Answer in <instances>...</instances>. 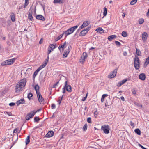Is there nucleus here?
<instances>
[{
	"label": "nucleus",
	"instance_id": "338daca9",
	"mask_svg": "<svg viewBox=\"0 0 149 149\" xmlns=\"http://www.w3.org/2000/svg\"><path fill=\"white\" fill-rule=\"evenodd\" d=\"M34 121L35 122H37V117H35L34 118Z\"/></svg>",
	"mask_w": 149,
	"mask_h": 149
},
{
	"label": "nucleus",
	"instance_id": "09e8293b",
	"mask_svg": "<svg viewBox=\"0 0 149 149\" xmlns=\"http://www.w3.org/2000/svg\"><path fill=\"white\" fill-rule=\"evenodd\" d=\"M59 83V81L56 82V84H54L53 86V88H55L56 87V86Z\"/></svg>",
	"mask_w": 149,
	"mask_h": 149
},
{
	"label": "nucleus",
	"instance_id": "c85d7f7f",
	"mask_svg": "<svg viewBox=\"0 0 149 149\" xmlns=\"http://www.w3.org/2000/svg\"><path fill=\"white\" fill-rule=\"evenodd\" d=\"M108 96V95L107 94H103L102 97V98H101V102H103L104 100L105 97Z\"/></svg>",
	"mask_w": 149,
	"mask_h": 149
},
{
	"label": "nucleus",
	"instance_id": "412c9836",
	"mask_svg": "<svg viewBox=\"0 0 149 149\" xmlns=\"http://www.w3.org/2000/svg\"><path fill=\"white\" fill-rule=\"evenodd\" d=\"M96 31L100 33H103L104 32L102 28L101 27H99L96 30Z\"/></svg>",
	"mask_w": 149,
	"mask_h": 149
},
{
	"label": "nucleus",
	"instance_id": "c756f323",
	"mask_svg": "<svg viewBox=\"0 0 149 149\" xmlns=\"http://www.w3.org/2000/svg\"><path fill=\"white\" fill-rule=\"evenodd\" d=\"M104 12H103V14L104 16H105L107 13V9L106 7H104L103 8Z\"/></svg>",
	"mask_w": 149,
	"mask_h": 149
},
{
	"label": "nucleus",
	"instance_id": "bf43d9fd",
	"mask_svg": "<svg viewBox=\"0 0 149 149\" xmlns=\"http://www.w3.org/2000/svg\"><path fill=\"white\" fill-rule=\"evenodd\" d=\"M65 87H64L63 88V93H65L66 92V88H65Z\"/></svg>",
	"mask_w": 149,
	"mask_h": 149
},
{
	"label": "nucleus",
	"instance_id": "603ef678",
	"mask_svg": "<svg viewBox=\"0 0 149 149\" xmlns=\"http://www.w3.org/2000/svg\"><path fill=\"white\" fill-rule=\"evenodd\" d=\"M9 105L11 107L15 105V104L14 103L11 102L9 104Z\"/></svg>",
	"mask_w": 149,
	"mask_h": 149
},
{
	"label": "nucleus",
	"instance_id": "2eb2a0df",
	"mask_svg": "<svg viewBox=\"0 0 149 149\" xmlns=\"http://www.w3.org/2000/svg\"><path fill=\"white\" fill-rule=\"evenodd\" d=\"M54 134V132L52 131H50L46 134L45 137L49 138L52 137Z\"/></svg>",
	"mask_w": 149,
	"mask_h": 149
},
{
	"label": "nucleus",
	"instance_id": "ddd939ff",
	"mask_svg": "<svg viewBox=\"0 0 149 149\" xmlns=\"http://www.w3.org/2000/svg\"><path fill=\"white\" fill-rule=\"evenodd\" d=\"M148 35L146 32H144L142 35V39L143 42H146V41Z\"/></svg>",
	"mask_w": 149,
	"mask_h": 149
},
{
	"label": "nucleus",
	"instance_id": "393cba45",
	"mask_svg": "<svg viewBox=\"0 0 149 149\" xmlns=\"http://www.w3.org/2000/svg\"><path fill=\"white\" fill-rule=\"evenodd\" d=\"M136 54H137V56H141V51H140V50L136 48Z\"/></svg>",
	"mask_w": 149,
	"mask_h": 149
},
{
	"label": "nucleus",
	"instance_id": "864d4df0",
	"mask_svg": "<svg viewBox=\"0 0 149 149\" xmlns=\"http://www.w3.org/2000/svg\"><path fill=\"white\" fill-rule=\"evenodd\" d=\"M37 84H36V85L35 86H34V88L35 89V90L36 91V93L37 94Z\"/></svg>",
	"mask_w": 149,
	"mask_h": 149
},
{
	"label": "nucleus",
	"instance_id": "5701e85b",
	"mask_svg": "<svg viewBox=\"0 0 149 149\" xmlns=\"http://www.w3.org/2000/svg\"><path fill=\"white\" fill-rule=\"evenodd\" d=\"M30 136H28L27 137V138L26 139V140L25 141V144H26V145H27V144H28L30 142Z\"/></svg>",
	"mask_w": 149,
	"mask_h": 149
},
{
	"label": "nucleus",
	"instance_id": "dca6fc26",
	"mask_svg": "<svg viewBox=\"0 0 149 149\" xmlns=\"http://www.w3.org/2000/svg\"><path fill=\"white\" fill-rule=\"evenodd\" d=\"M28 17L29 19H30L31 21H32L33 19V17L32 16V10H31V8L29 9V10L28 12Z\"/></svg>",
	"mask_w": 149,
	"mask_h": 149
},
{
	"label": "nucleus",
	"instance_id": "69168bd1",
	"mask_svg": "<svg viewBox=\"0 0 149 149\" xmlns=\"http://www.w3.org/2000/svg\"><path fill=\"white\" fill-rule=\"evenodd\" d=\"M43 68L41 67V66H40V67H39V68H38V72L42 68Z\"/></svg>",
	"mask_w": 149,
	"mask_h": 149
},
{
	"label": "nucleus",
	"instance_id": "8fccbe9b",
	"mask_svg": "<svg viewBox=\"0 0 149 149\" xmlns=\"http://www.w3.org/2000/svg\"><path fill=\"white\" fill-rule=\"evenodd\" d=\"M87 94H87V93L86 94V96H85V97H84L82 99V101H85V100H86V98H87Z\"/></svg>",
	"mask_w": 149,
	"mask_h": 149
},
{
	"label": "nucleus",
	"instance_id": "c9c22d12",
	"mask_svg": "<svg viewBox=\"0 0 149 149\" xmlns=\"http://www.w3.org/2000/svg\"><path fill=\"white\" fill-rule=\"evenodd\" d=\"M139 22L140 24H142L144 22V20L143 18H140L139 20Z\"/></svg>",
	"mask_w": 149,
	"mask_h": 149
},
{
	"label": "nucleus",
	"instance_id": "a18cd8bd",
	"mask_svg": "<svg viewBox=\"0 0 149 149\" xmlns=\"http://www.w3.org/2000/svg\"><path fill=\"white\" fill-rule=\"evenodd\" d=\"M127 81V79H125L122 80L121 82V83H122V84H124Z\"/></svg>",
	"mask_w": 149,
	"mask_h": 149
},
{
	"label": "nucleus",
	"instance_id": "1a4fd4ad",
	"mask_svg": "<svg viewBox=\"0 0 149 149\" xmlns=\"http://www.w3.org/2000/svg\"><path fill=\"white\" fill-rule=\"evenodd\" d=\"M90 27H87L85 29L83 30L80 33L79 36H84L89 31Z\"/></svg>",
	"mask_w": 149,
	"mask_h": 149
},
{
	"label": "nucleus",
	"instance_id": "aec40b11",
	"mask_svg": "<svg viewBox=\"0 0 149 149\" xmlns=\"http://www.w3.org/2000/svg\"><path fill=\"white\" fill-rule=\"evenodd\" d=\"M70 52V50L69 47H68V49L67 51H65L64 52L63 54V56L65 57H66L69 53Z\"/></svg>",
	"mask_w": 149,
	"mask_h": 149
},
{
	"label": "nucleus",
	"instance_id": "37998d69",
	"mask_svg": "<svg viewBox=\"0 0 149 149\" xmlns=\"http://www.w3.org/2000/svg\"><path fill=\"white\" fill-rule=\"evenodd\" d=\"M115 43L118 46H120L121 45V43L118 41H115Z\"/></svg>",
	"mask_w": 149,
	"mask_h": 149
},
{
	"label": "nucleus",
	"instance_id": "f8f14e48",
	"mask_svg": "<svg viewBox=\"0 0 149 149\" xmlns=\"http://www.w3.org/2000/svg\"><path fill=\"white\" fill-rule=\"evenodd\" d=\"M37 74V70H36L34 72L33 76V82L32 84V86L34 88L35 86L36 85L35 82V78Z\"/></svg>",
	"mask_w": 149,
	"mask_h": 149
},
{
	"label": "nucleus",
	"instance_id": "bb28decb",
	"mask_svg": "<svg viewBox=\"0 0 149 149\" xmlns=\"http://www.w3.org/2000/svg\"><path fill=\"white\" fill-rule=\"evenodd\" d=\"M134 132L135 133L137 134L138 135H140L141 134V131L139 129H136L135 130Z\"/></svg>",
	"mask_w": 149,
	"mask_h": 149
},
{
	"label": "nucleus",
	"instance_id": "a19ab883",
	"mask_svg": "<svg viewBox=\"0 0 149 149\" xmlns=\"http://www.w3.org/2000/svg\"><path fill=\"white\" fill-rule=\"evenodd\" d=\"M87 124H85L84 125V126L83 127V130L84 131H86L87 130Z\"/></svg>",
	"mask_w": 149,
	"mask_h": 149
},
{
	"label": "nucleus",
	"instance_id": "a211bd4d",
	"mask_svg": "<svg viewBox=\"0 0 149 149\" xmlns=\"http://www.w3.org/2000/svg\"><path fill=\"white\" fill-rule=\"evenodd\" d=\"M116 37L117 36L115 35H111L108 37V39L109 41H111L112 40L116 38Z\"/></svg>",
	"mask_w": 149,
	"mask_h": 149
},
{
	"label": "nucleus",
	"instance_id": "39448f33",
	"mask_svg": "<svg viewBox=\"0 0 149 149\" xmlns=\"http://www.w3.org/2000/svg\"><path fill=\"white\" fill-rule=\"evenodd\" d=\"M38 100L40 104H43L45 103V100L41 95L40 93L38 91Z\"/></svg>",
	"mask_w": 149,
	"mask_h": 149
},
{
	"label": "nucleus",
	"instance_id": "ea45409f",
	"mask_svg": "<svg viewBox=\"0 0 149 149\" xmlns=\"http://www.w3.org/2000/svg\"><path fill=\"white\" fill-rule=\"evenodd\" d=\"M36 7L35 6L34 9V14H35V15H34L35 17L36 18V19H37L38 17H37V15H36Z\"/></svg>",
	"mask_w": 149,
	"mask_h": 149
},
{
	"label": "nucleus",
	"instance_id": "4468645a",
	"mask_svg": "<svg viewBox=\"0 0 149 149\" xmlns=\"http://www.w3.org/2000/svg\"><path fill=\"white\" fill-rule=\"evenodd\" d=\"M90 24V22L88 21H84L83 22L82 25L79 27V29H82L87 26Z\"/></svg>",
	"mask_w": 149,
	"mask_h": 149
},
{
	"label": "nucleus",
	"instance_id": "9d476101",
	"mask_svg": "<svg viewBox=\"0 0 149 149\" xmlns=\"http://www.w3.org/2000/svg\"><path fill=\"white\" fill-rule=\"evenodd\" d=\"M117 70L115 69L111 73L108 75V78H113L116 76L117 72Z\"/></svg>",
	"mask_w": 149,
	"mask_h": 149
},
{
	"label": "nucleus",
	"instance_id": "20e7f679",
	"mask_svg": "<svg viewBox=\"0 0 149 149\" xmlns=\"http://www.w3.org/2000/svg\"><path fill=\"white\" fill-rule=\"evenodd\" d=\"M15 60L14 58L6 60L2 63L1 65L4 66L8 65H11L13 63Z\"/></svg>",
	"mask_w": 149,
	"mask_h": 149
},
{
	"label": "nucleus",
	"instance_id": "f03ea898",
	"mask_svg": "<svg viewBox=\"0 0 149 149\" xmlns=\"http://www.w3.org/2000/svg\"><path fill=\"white\" fill-rule=\"evenodd\" d=\"M78 26L76 25L75 26L72 27L71 28H69L66 31H64L63 33H64V34H65L66 36H67L72 33L77 27Z\"/></svg>",
	"mask_w": 149,
	"mask_h": 149
},
{
	"label": "nucleus",
	"instance_id": "49530a36",
	"mask_svg": "<svg viewBox=\"0 0 149 149\" xmlns=\"http://www.w3.org/2000/svg\"><path fill=\"white\" fill-rule=\"evenodd\" d=\"M5 113L7 114L9 116H12V114L10 112H8L6 111L5 112Z\"/></svg>",
	"mask_w": 149,
	"mask_h": 149
},
{
	"label": "nucleus",
	"instance_id": "de8ad7c7",
	"mask_svg": "<svg viewBox=\"0 0 149 149\" xmlns=\"http://www.w3.org/2000/svg\"><path fill=\"white\" fill-rule=\"evenodd\" d=\"M47 63V62H45L43 64L41 65V66L43 68L46 65Z\"/></svg>",
	"mask_w": 149,
	"mask_h": 149
},
{
	"label": "nucleus",
	"instance_id": "58836bf2",
	"mask_svg": "<svg viewBox=\"0 0 149 149\" xmlns=\"http://www.w3.org/2000/svg\"><path fill=\"white\" fill-rule=\"evenodd\" d=\"M148 64H149V56L146 59L144 64H146L147 65Z\"/></svg>",
	"mask_w": 149,
	"mask_h": 149
},
{
	"label": "nucleus",
	"instance_id": "6e6552de",
	"mask_svg": "<svg viewBox=\"0 0 149 149\" xmlns=\"http://www.w3.org/2000/svg\"><path fill=\"white\" fill-rule=\"evenodd\" d=\"M87 55L86 53L85 52L83 53L80 59V62L82 63H84L85 61V59L87 57Z\"/></svg>",
	"mask_w": 149,
	"mask_h": 149
},
{
	"label": "nucleus",
	"instance_id": "2f4dec72",
	"mask_svg": "<svg viewBox=\"0 0 149 149\" xmlns=\"http://www.w3.org/2000/svg\"><path fill=\"white\" fill-rule=\"evenodd\" d=\"M11 20L12 22H14L15 20V16L14 14L11 15L10 16Z\"/></svg>",
	"mask_w": 149,
	"mask_h": 149
},
{
	"label": "nucleus",
	"instance_id": "13d9d810",
	"mask_svg": "<svg viewBox=\"0 0 149 149\" xmlns=\"http://www.w3.org/2000/svg\"><path fill=\"white\" fill-rule=\"evenodd\" d=\"M43 39L42 38L39 42V43L40 44H42V43L43 42Z\"/></svg>",
	"mask_w": 149,
	"mask_h": 149
},
{
	"label": "nucleus",
	"instance_id": "e433bc0d",
	"mask_svg": "<svg viewBox=\"0 0 149 149\" xmlns=\"http://www.w3.org/2000/svg\"><path fill=\"white\" fill-rule=\"evenodd\" d=\"M137 0H132L130 3L131 5H134L137 2Z\"/></svg>",
	"mask_w": 149,
	"mask_h": 149
},
{
	"label": "nucleus",
	"instance_id": "6e6d98bb",
	"mask_svg": "<svg viewBox=\"0 0 149 149\" xmlns=\"http://www.w3.org/2000/svg\"><path fill=\"white\" fill-rule=\"evenodd\" d=\"M122 84V83H121V82H120L118 83L117 85V86L118 87H120V86Z\"/></svg>",
	"mask_w": 149,
	"mask_h": 149
},
{
	"label": "nucleus",
	"instance_id": "cd10ccee",
	"mask_svg": "<svg viewBox=\"0 0 149 149\" xmlns=\"http://www.w3.org/2000/svg\"><path fill=\"white\" fill-rule=\"evenodd\" d=\"M63 0H54V3H63Z\"/></svg>",
	"mask_w": 149,
	"mask_h": 149
},
{
	"label": "nucleus",
	"instance_id": "f704fd0d",
	"mask_svg": "<svg viewBox=\"0 0 149 149\" xmlns=\"http://www.w3.org/2000/svg\"><path fill=\"white\" fill-rule=\"evenodd\" d=\"M63 95H62V96H60L59 97V99L58 101V104H59L61 102V100H62V99L63 98Z\"/></svg>",
	"mask_w": 149,
	"mask_h": 149
},
{
	"label": "nucleus",
	"instance_id": "a878e982",
	"mask_svg": "<svg viewBox=\"0 0 149 149\" xmlns=\"http://www.w3.org/2000/svg\"><path fill=\"white\" fill-rule=\"evenodd\" d=\"M64 34V33L63 32V33L60 35L58 37L56 38L55 39V40L56 41H58L60 39H61V38L63 37V35Z\"/></svg>",
	"mask_w": 149,
	"mask_h": 149
},
{
	"label": "nucleus",
	"instance_id": "4d7b16f0",
	"mask_svg": "<svg viewBox=\"0 0 149 149\" xmlns=\"http://www.w3.org/2000/svg\"><path fill=\"white\" fill-rule=\"evenodd\" d=\"M18 129L17 128H16L14 130L13 132L14 133H16L18 131Z\"/></svg>",
	"mask_w": 149,
	"mask_h": 149
},
{
	"label": "nucleus",
	"instance_id": "0e129e2a",
	"mask_svg": "<svg viewBox=\"0 0 149 149\" xmlns=\"http://www.w3.org/2000/svg\"><path fill=\"white\" fill-rule=\"evenodd\" d=\"M43 68L41 67V66H40V67H39V68H38V72L42 68Z\"/></svg>",
	"mask_w": 149,
	"mask_h": 149
},
{
	"label": "nucleus",
	"instance_id": "f3484780",
	"mask_svg": "<svg viewBox=\"0 0 149 149\" xmlns=\"http://www.w3.org/2000/svg\"><path fill=\"white\" fill-rule=\"evenodd\" d=\"M139 78L142 80H144L146 78V76L145 74L143 73L139 75Z\"/></svg>",
	"mask_w": 149,
	"mask_h": 149
},
{
	"label": "nucleus",
	"instance_id": "7c9ffc66",
	"mask_svg": "<svg viewBox=\"0 0 149 149\" xmlns=\"http://www.w3.org/2000/svg\"><path fill=\"white\" fill-rule=\"evenodd\" d=\"M55 46L54 44H50L49 47L48 48L49 49H51L53 50L55 48Z\"/></svg>",
	"mask_w": 149,
	"mask_h": 149
},
{
	"label": "nucleus",
	"instance_id": "3c124183",
	"mask_svg": "<svg viewBox=\"0 0 149 149\" xmlns=\"http://www.w3.org/2000/svg\"><path fill=\"white\" fill-rule=\"evenodd\" d=\"M132 93L134 94H135L136 93V91L134 89H133L132 90Z\"/></svg>",
	"mask_w": 149,
	"mask_h": 149
},
{
	"label": "nucleus",
	"instance_id": "6ab92c4d",
	"mask_svg": "<svg viewBox=\"0 0 149 149\" xmlns=\"http://www.w3.org/2000/svg\"><path fill=\"white\" fill-rule=\"evenodd\" d=\"M24 99H22L17 101V105H19L20 104H24Z\"/></svg>",
	"mask_w": 149,
	"mask_h": 149
},
{
	"label": "nucleus",
	"instance_id": "79ce46f5",
	"mask_svg": "<svg viewBox=\"0 0 149 149\" xmlns=\"http://www.w3.org/2000/svg\"><path fill=\"white\" fill-rule=\"evenodd\" d=\"M87 121L89 123H91L92 122H91V118L90 117H89V118H88L87 119Z\"/></svg>",
	"mask_w": 149,
	"mask_h": 149
},
{
	"label": "nucleus",
	"instance_id": "e2e57ef3",
	"mask_svg": "<svg viewBox=\"0 0 149 149\" xmlns=\"http://www.w3.org/2000/svg\"><path fill=\"white\" fill-rule=\"evenodd\" d=\"M43 68L41 67V66H40V67H39V68H38V72L42 68Z\"/></svg>",
	"mask_w": 149,
	"mask_h": 149
},
{
	"label": "nucleus",
	"instance_id": "473e14b6",
	"mask_svg": "<svg viewBox=\"0 0 149 149\" xmlns=\"http://www.w3.org/2000/svg\"><path fill=\"white\" fill-rule=\"evenodd\" d=\"M122 35L123 37H126L127 36V33L125 31H123L122 33Z\"/></svg>",
	"mask_w": 149,
	"mask_h": 149
},
{
	"label": "nucleus",
	"instance_id": "7ed1b4c3",
	"mask_svg": "<svg viewBox=\"0 0 149 149\" xmlns=\"http://www.w3.org/2000/svg\"><path fill=\"white\" fill-rule=\"evenodd\" d=\"M134 63L135 69H139L140 67L139 60L138 57L136 55L135 56Z\"/></svg>",
	"mask_w": 149,
	"mask_h": 149
},
{
	"label": "nucleus",
	"instance_id": "4be33fe9",
	"mask_svg": "<svg viewBox=\"0 0 149 149\" xmlns=\"http://www.w3.org/2000/svg\"><path fill=\"white\" fill-rule=\"evenodd\" d=\"M38 19L40 20L44 21L45 20V19L43 16L41 15H38Z\"/></svg>",
	"mask_w": 149,
	"mask_h": 149
},
{
	"label": "nucleus",
	"instance_id": "b1692460",
	"mask_svg": "<svg viewBox=\"0 0 149 149\" xmlns=\"http://www.w3.org/2000/svg\"><path fill=\"white\" fill-rule=\"evenodd\" d=\"M66 45V42L64 43L63 45H62L61 46H59L58 47V49L60 51L61 50V49L62 48L63 49L64 47Z\"/></svg>",
	"mask_w": 149,
	"mask_h": 149
},
{
	"label": "nucleus",
	"instance_id": "052dcab7",
	"mask_svg": "<svg viewBox=\"0 0 149 149\" xmlns=\"http://www.w3.org/2000/svg\"><path fill=\"white\" fill-rule=\"evenodd\" d=\"M139 146L142 149H147L146 148L144 147L143 146L140 144H139Z\"/></svg>",
	"mask_w": 149,
	"mask_h": 149
},
{
	"label": "nucleus",
	"instance_id": "423d86ee",
	"mask_svg": "<svg viewBox=\"0 0 149 149\" xmlns=\"http://www.w3.org/2000/svg\"><path fill=\"white\" fill-rule=\"evenodd\" d=\"M37 112L36 111L35 112L31 111L29 113H28L25 116V119L27 120H29L31 118L33 117L35 115L36 113Z\"/></svg>",
	"mask_w": 149,
	"mask_h": 149
},
{
	"label": "nucleus",
	"instance_id": "9b49d317",
	"mask_svg": "<svg viewBox=\"0 0 149 149\" xmlns=\"http://www.w3.org/2000/svg\"><path fill=\"white\" fill-rule=\"evenodd\" d=\"M68 81H66L65 82L64 87H65V88L66 91L69 92H71L72 91V88L70 85L67 84Z\"/></svg>",
	"mask_w": 149,
	"mask_h": 149
},
{
	"label": "nucleus",
	"instance_id": "c03bdc74",
	"mask_svg": "<svg viewBox=\"0 0 149 149\" xmlns=\"http://www.w3.org/2000/svg\"><path fill=\"white\" fill-rule=\"evenodd\" d=\"M56 107V105L55 104H52L51 105V108L52 109H54Z\"/></svg>",
	"mask_w": 149,
	"mask_h": 149
},
{
	"label": "nucleus",
	"instance_id": "5fc2aeb1",
	"mask_svg": "<svg viewBox=\"0 0 149 149\" xmlns=\"http://www.w3.org/2000/svg\"><path fill=\"white\" fill-rule=\"evenodd\" d=\"M53 50L51 49H49V48H48V54H50L52 51Z\"/></svg>",
	"mask_w": 149,
	"mask_h": 149
},
{
	"label": "nucleus",
	"instance_id": "f257e3e1",
	"mask_svg": "<svg viewBox=\"0 0 149 149\" xmlns=\"http://www.w3.org/2000/svg\"><path fill=\"white\" fill-rule=\"evenodd\" d=\"M26 79H23L21 80L15 86L16 93H18L22 91L24 88L26 83Z\"/></svg>",
	"mask_w": 149,
	"mask_h": 149
},
{
	"label": "nucleus",
	"instance_id": "680f3d73",
	"mask_svg": "<svg viewBox=\"0 0 149 149\" xmlns=\"http://www.w3.org/2000/svg\"><path fill=\"white\" fill-rule=\"evenodd\" d=\"M94 114L95 117H96L97 116V112L96 111L94 113Z\"/></svg>",
	"mask_w": 149,
	"mask_h": 149
},
{
	"label": "nucleus",
	"instance_id": "4c0bfd02",
	"mask_svg": "<svg viewBox=\"0 0 149 149\" xmlns=\"http://www.w3.org/2000/svg\"><path fill=\"white\" fill-rule=\"evenodd\" d=\"M32 96V93H29L28 94L27 97L29 99H30Z\"/></svg>",
	"mask_w": 149,
	"mask_h": 149
},
{
	"label": "nucleus",
	"instance_id": "0eeeda50",
	"mask_svg": "<svg viewBox=\"0 0 149 149\" xmlns=\"http://www.w3.org/2000/svg\"><path fill=\"white\" fill-rule=\"evenodd\" d=\"M110 128L108 125L102 126L101 130H103L104 133L107 134L109 133V130Z\"/></svg>",
	"mask_w": 149,
	"mask_h": 149
},
{
	"label": "nucleus",
	"instance_id": "774afa93",
	"mask_svg": "<svg viewBox=\"0 0 149 149\" xmlns=\"http://www.w3.org/2000/svg\"><path fill=\"white\" fill-rule=\"evenodd\" d=\"M120 99H121L123 101H125V99H124V98L123 97V96H122L120 97Z\"/></svg>",
	"mask_w": 149,
	"mask_h": 149
},
{
	"label": "nucleus",
	"instance_id": "72a5a7b5",
	"mask_svg": "<svg viewBox=\"0 0 149 149\" xmlns=\"http://www.w3.org/2000/svg\"><path fill=\"white\" fill-rule=\"evenodd\" d=\"M29 0H25V2L24 6V7H26L29 3Z\"/></svg>",
	"mask_w": 149,
	"mask_h": 149
}]
</instances>
